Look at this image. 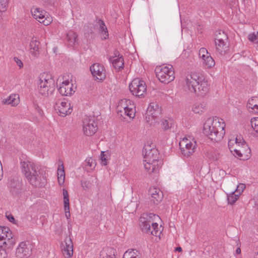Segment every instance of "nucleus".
I'll use <instances>...</instances> for the list:
<instances>
[{
	"label": "nucleus",
	"mask_w": 258,
	"mask_h": 258,
	"mask_svg": "<svg viewBox=\"0 0 258 258\" xmlns=\"http://www.w3.org/2000/svg\"><path fill=\"white\" fill-rule=\"evenodd\" d=\"M100 158L101 160V164L103 165H106L107 164V159L105 157L104 152L102 151L100 155Z\"/></svg>",
	"instance_id": "nucleus-43"
},
{
	"label": "nucleus",
	"mask_w": 258,
	"mask_h": 258,
	"mask_svg": "<svg viewBox=\"0 0 258 258\" xmlns=\"http://www.w3.org/2000/svg\"><path fill=\"white\" fill-rule=\"evenodd\" d=\"M116 111L121 116L125 115L133 119L136 115V106L131 100L123 99L119 101L116 107Z\"/></svg>",
	"instance_id": "nucleus-7"
},
{
	"label": "nucleus",
	"mask_w": 258,
	"mask_h": 258,
	"mask_svg": "<svg viewBox=\"0 0 258 258\" xmlns=\"http://www.w3.org/2000/svg\"><path fill=\"white\" fill-rule=\"evenodd\" d=\"M225 127V124L222 119L209 118L204 124L203 133L211 140L217 142L223 138Z\"/></svg>",
	"instance_id": "nucleus-3"
},
{
	"label": "nucleus",
	"mask_w": 258,
	"mask_h": 258,
	"mask_svg": "<svg viewBox=\"0 0 258 258\" xmlns=\"http://www.w3.org/2000/svg\"><path fill=\"white\" fill-rule=\"evenodd\" d=\"M241 138H242L240 136H237L236 137H232L229 139L228 147L231 153H233V152H237L239 153L240 152H244L243 151L237 150L235 147L236 145H237L238 142L240 140Z\"/></svg>",
	"instance_id": "nucleus-27"
},
{
	"label": "nucleus",
	"mask_w": 258,
	"mask_h": 258,
	"mask_svg": "<svg viewBox=\"0 0 258 258\" xmlns=\"http://www.w3.org/2000/svg\"><path fill=\"white\" fill-rule=\"evenodd\" d=\"M173 121L171 119H163L161 121V125L164 131H166L172 127Z\"/></svg>",
	"instance_id": "nucleus-36"
},
{
	"label": "nucleus",
	"mask_w": 258,
	"mask_h": 258,
	"mask_svg": "<svg viewBox=\"0 0 258 258\" xmlns=\"http://www.w3.org/2000/svg\"><path fill=\"white\" fill-rule=\"evenodd\" d=\"M81 186L83 187V189L87 190L90 188L91 186V183L90 181L87 180H82L81 182Z\"/></svg>",
	"instance_id": "nucleus-41"
},
{
	"label": "nucleus",
	"mask_w": 258,
	"mask_h": 258,
	"mask_svg": "<svg viewBox=\"0 0 258 258\" xmlns=\"http://www.w3.org/2000/svg\"><path fill=\"white\" fill-rule=\"evenodd\" d=\"M7 217L8 218V219L12 223H14L15 222V218H14V217L11 215H8V216H7Z\"/></svg>",
	"instance_id": "nucleus-47"
},
{
	"label": "nucleus",
	"mask_w": 258,
	"mask_h": 258,
	"mask_svg": "<svg viewBox=\"0 0 258 258\" xmlns=\"http://www.w3.org/2000/svg\"><path fill=\"white\" fill-rule=\"evenodd\" d=\"M78 35L74 32H69L67 34V39L69 44L71 46L75 45L77 42Z\"/></svg>",
	"instance_id": "nucleus-34"
},
{
	"label": "nucleus",
	"mask_w": 258,
	"mask_h": 258,
	"mask_svg": "<svg viewBox=\"0 0 258 258\" xmlns=\"http://www.w3.org/2000/svg\"><path fill=\"white\" fill-rule=\"evenodd\" d=\"M9 185L13 195H16L21 188V182L18 180H11Z\"/></svg>",
	"instance_id": "nucleus-30"
},
{
	"label": "nucleus",
	"mask_w": 258,
	"mask_h": 258,
	"mask_svg": "<svg viewBox=\"0 0 258 258\" xmlns=\"http://www.w3.org/2000/svg\"><path fill=\"white\" fill-rule=\"evenodd\" d=\"M14 60L17 63V64H23L22 62L20 59H19L18 57H14Z\"/></svg>",
	"instance_id": "nucleus-46"
},
{
	"label": "nucleus",
	"mask_w": 258,
	"mask_h": 258,
	"mask_svg": "<svg viewBox=\"0 0 258 258\" xmlns=\"http://www.w3.org/2000/svg\"><path fill=\"white\" fill-rule=\"evenodd\" d=\"M99 258H115L114 254H108L105 251L103 250L100 252Z\"/></svg>",
	"instance_id": "nucleus-42"
},
{
	"label": "nucleus",
	"mask_w": 258,
	"mask_h": 258,
	"mask_svg": "<svg viewBox=\"0 0 258 258\" xmlns=\"http://www.w3.org/2000/svg\"><path fill=\"white\" fill-rule=\"evenodd\" d=\"M155 71L157 77L162 83H168L175 78L173 66H157Z\"/></svg>",
	"instance_id": "nucleus-8"
},
{
	"label": "nucleus",
	"mask_w": 258,
	"mask_h": 258,
	"mask_svg": "<svg viewBox=\"0 0 258 258\" xmlns=\"http://www.w3.org/2000/svg\"><path fill=\"white\" fill-rule=\"evenodd\" d=\"M129 89L133 95L140 97L146 92V86L144 81L136 78L130 84Z\"/></svg>",
	"instance_id": "nucleus-11"
},
{
	"label": "nucleus",
	"mask_w": 258,
	"mask_h": 258,
	"mask_svg": "<svg viewBox=\"0 0 258 258\" xmlns=\"http://www.w3.org/2000/svg\"><path fill=\"white\" fill-rule=\"evenodd\" d=\"M255 206L257 210H258V197L256 198L255 200Z\"/></svg>",
	"instance_id": "nucleus-50"
},
{
	"label": "nucleus",
	"mask_w": 258,
	"mask_h": 258,
	"mask_svg": "<svg viewBox=\"0 0 258 258\" xmlns=\"http://www.w3.org/2000/svg\"><path fill=\"white\" fill-rule=\"evenodd\" d=\"M139 252L136 249H131L126 251L122 258H140Z\"/></svg>",
	"instance_id": "nucleus-35"
},
{
	"label": "nucleus",
	"mask_w": 258,
	"mask_h": 258,
	"mask_svg": "<svg viewBox=\"0 0 258 258\" xmlns=\"http://www.w3.org/2000/svg\"><path fill=\"white\" fill-rule=\"evenodd\" d=\"M55 90V82L50 74L43 73L39 77V93L44 97H48Z\"/></svg>",
	"instance_id": "nucleus-6"
},
{
	"label": "nucleus",
	"mask_w": 258,
	"mask_h": 258,
	"mask_svg": "<svg viewBox=\"0 0 258 258\" xmlns=\"http://www.w3.org/2000/svg\"><path fill=\"white\" fill-rule=\"evenodd\" d=\"M241 253V249L239 247L237 248L235 251V253L239 254Z\"/></svg>",
	"instance_id": "nucleus-51"
},
{
	"label": "nucleus",
	"mask_w": 258,
	"mask_h": 258,
	"mask_svg": "<svg viewBox=\"0 0 258 258\" xmlns=\"http://www.w3.org/2000/svg\"><path fill=\"white\" fill-rule=\"evenodd\" d=\"M239 196L235 193V192H234L233 191H232V192L227 196V201L228 204L230 205L234 204L238 199Z\"/></svg>",
	"instance_id": "nucleus-37"
},
{
	"label": "nucleus",
	"mask_w": 258,
	"mask_h": 258,
	"mask_svg": "<svg viewBox=\"0 0 258 258\" xmlns=\"http://www.w3.org/2000/svg\"><path fill=\"white\" fill-rule=\"evenodd\" d=\"M256 37L257 33H250L248 35V39L250 41L253 43V41H255V38H256Z\"/></svg>",
	"instance_id": "nucleus-44"
},
{
	"label": "nucleus",
	"mask_w": 258,
	"mask_h": 258,
	"mask_svg": "<svg viewBox=\"0 0 258 258\" xmlns=\"http://www.w3.org/2000/svg\"><path fill=\"white\" fill-rule=\"evenodd\" d=\"M144 159V167L149 172H157L162 161L159 160V153L157 149L149 145H146L143 151Z\"/></svg>",
	"instance_id": "nucleus-4"
},
{
	"label": "nucleus",
	"mask_w": 258,
	"mask_h": 258,
	"mask_svg": "<svg viewBox=\"0 0 258 258\" xmlns=\"http://www.w3.org/2000/svg\"><path fill=\"white\" fill-rule=\"evenodd\" d=\"M39 42L36 38H32L30 43V51L31 54L35 57H38L39 54Z\"/></svg>",
	"instance_id": "nucleus-26"
},
{
	"label": "nucleus",
	"mask_w": 258,
	"mask_h": 258,
	"mask_svg": "<svg viewBox=\"0 0 258 258\" xmlns=\"http://www.w3.org/2000/svg\"><path fill=\"white\" fill-rule=\"evenodd\" d=\"M86 161L87 162V165L90 166V167H91L92 166V162H93V159H91V158L87 159L86 160Z\"/></svg>",
	"instance_id": "nucleus-48"
},
{
	"label": "nucleus",
	"mask_w": 258,
	"mask_h": 258,
	"mask_svg": "<svg viewBox=\"0 0 258 258\" xmlns=\"http://www.w3.org/2000/svg\"><path fill=\"white\" fill-rule=\"evenodd\" d=\"M13 235L8 227L0 226V242L3 245L9 247L12 246L15 241L13 238Z\"/></svg>",
	"instance_id": "nucleus-15"
},
{
	"label": "nucleus",
	"mask_w": 258,
	"mask_h": 258,
	"mask_svg": "<svg viewBox=\"0 0 258 258\" xmlns=\"http://www.w3.org/2000/svg\"><path fill=\"white\" fill-rule=\"evenodd\" d=\"M175 250L177 251H179V252H180V251H182V248H181V247H177L176 248Z\"/></svg>",
	"instance_id": "nucleus-53"
},
{
	"label": "nucleus",
	"mask_w": 258,
	"mask_h": 258,
	"mask_svg": "<svg viewBox=\"0 0 258 258\" xmlns=\"http://www.w3.org/2000/svg\"><path fill=\"white\" fill-rule=\"evenodd\" d=\"M62 245V252L64 258H72L73 255L74 245L70 237H67Z\"/></svg>",
	"instance_id": "nucleus-19"
},
{
	"label": "nucleus",
	"mask_w": 258,
	"mask_h": 258,
	"mask_svg": "<svg viewBox=\"0 0 258 258\" xmlns=\"http://www.w3.org/2000/svg\"><path fill=\"white\" fill-rule=\"evenodd\" d=\"M242 2L244 3V4H245V3H247L248 2L249 0H242Z\"/></svg>",
	"instance_id": "nucleus-55"
},
{
	"label": "nucleus",
	"mask_w": 258,
	"mask_h": 258,
	"mask_svg": "<svg viewBox=\"0 0 258 258\" xmlns=\"http://www.w3.org/2000/svg\"><path fill=\"white\" fill-rule=\"evenodd\" d=\"M32 253L31 245L28 242H21L16 249V255L17 258H28Z\"/></svg>",
	"instance_id": "nucleus-17"
},
{
	"label": "nucleus",
	"mask_w": 258,
	"mask_h": 258,
	"mask_svg": "<svg viewBox=\"0 0 258 258\" xmlns=\"http://www.w3.org/2000/svg\"><path fill=\"white\" fill-rule=\"evenodd\" d=\"M206 109V106L204 103H196L192 106V110L195 113L201 114Z\"/></svg>",
	"instance_id": "nucleus-33"
},
{
	"label": "nucleus",
	"mask_w": 258,
	"mask_h": 258,
	"mask_svg": "<svg viewBox=\"0 0 258 258\" xmlns=\"http://www.w3.org/2000/svg\"><path fill=\"white\" fill-rule=\"evenodd\" d=\"M63 203H64V208L66 213V217L68 219L70 218V203H69V198L68 191L63 189Z\"/></svg>",
	"instance_id": "nucleus-28"
},
{
	"label": "nucleus",
	"mask_w": 258,
	"mask_h": 258,
	"mask_svg": "<svg viewBox=\"0 0 258 258\" xmlns=\"http://www.w3.org/2000/svg\"><path fill=\"white\" fill-rule=\"evenodd\" d=\"M247 107L249 112L258 114V97H253L247 102Z\"/></svg>",
	"instance_id": "nucleus-25"
},
{
	"label": "nucleus",
	"mask_w": 258,
	"mask_h": 258,
	"mask_svg": "<svg viewBox=\"0 0 258 258\" xmlns=\"http://www.w3.org/2000/svg\"><path fill=\"white\" fill-rule=\"evenodd\" d=\"M22 172L28 182L35 187H43L46 183L45 176L39 167L34 163L26 160L21 162Z\"/></svg>",
	"instance_id": "nucleus-1"
},
{
	"label": "nucleus",
	"mask_w": 258,
	"mask_h": 258,
	"mask_svg": "<svg viewBox=\"0 0 258 258\" xmlns=\"http://www.w3.org/2000/svg\"><path fill=\"white\" fill-rule=\"evenodd\" d=\"M124 66H113V67L116 71L119 72L123 69Z\"/></svg>",
	"instance_id": "nucleus-45"
},
{
	"label": "nucleus",
	"mask_w": 258,
	"mask_h": 258,
	"mask_svg": "<svg viewBox=\"0 0 258 258\" xmlns=\"http://www.w3.org/2000/svg\"><path fill=\"white\" fill-rule=\"evenodd\" d=\"M20 102L19 96L17 94H12L6 98L3 99L2 103L4 105H11L12 106H17Z\"/></svg>",
	"instance_id": "nucleus-24"
},
{
	"label": "nucleus",
	"mask_w": 258,
	"mask_h": 258,
	"mask_svg": "<svg viewBox=\"0 0 258 258\" xmlns=\"http://www.w3.org/2000/svg\"><path fill=\"white\" fill-rule=\"evenodd\" d=\"M76 87L74 86L72 81L69 79L63 81L59 85L58 88L59 93L62 96H71L76 91Z\"/></svg>",
	"instance_id": "nucleus-16"
},
{
	"label": "nucleus",
	"mask_w": 258,
	"mask_h": 258,
	"mask_svg": "<svg viewBox=\"0 0 258 258\" xmlns=\"http://www.w3.org/2000/svg\"><path fill=\"white\" fill-rule=\"evenodd\" d=\"M90 71L96 80L103 81L105 78L103 66H90Z\"/></svg>",
	"instance_id": "nucleus-22"
},
{
	"label": "nucleus",
	"mask_w": 258,
	"mask_h": 258,
	"mask_svg": "<svg viewBox=\"0 0 258 258\" xmlns=\"http://www.w3.org/2000/svg\"><path fill=\"white\" fill-rule=\"evenodd\" d=\"M160 217L153 213L143 214L140 218V225L142 231L155 236H160L161 225L159 227L156 222Z\"/></svg>",
	"instance_id": "nucleus-5"
},
{
	"label": "nucleus",
	"mask_w": 258,
	"mask_h": 258,
	"mask_svg": "<svg viewBox=\"0 0 258 258\" xmlns=\"http://www.w3.org/2000/svg\"><path fill=\"white\" fill-rule=\"evenodd\" d=\"M215 35L216 51L221 55L225 54L228 48L227 35L221 30L216 31Z\"/></svg>",
	"instance_id": "nucleus-10"
},
{
	"label": "nucleus",
	"mask_w": 258,
	"mask_h": 258,
	"mask_svg": "<svg viewBox=\"0 0 258 258\" xmlns=\"http://www.w3.org/2000/svg\"><path fill=\"white\" fill-rule=\"evenodd\" d=\"M97 130V123L93 119H90L84 122V133L88 136L94 135Z\"/></svg>",
	"instance_id": "nucleus-20"
},
{
	"label": "nucleus",
	"mask_w": 258,
	"mask_h": 258,
	"mask_svg": "<svg viewBox=\"0 0 258 258\" xmlns=\"http://www.w3.org/2000/svg\"><path fill=\"white\" fill-rule=\"evenodd\" d=\"M254 258H258V252L255 254Z\"/></svg>",
	"instance_id": "nucleus-54"
},
{
	"label": "nucleus",
	"mask_w": 258,
	"mask_h": 258,
	"mask_svg": "<svg viewBox=\"0 0 258 258\" xmlns=\"http://www.w3.org/2000/svg\"><path fill=\"white\" fill-rule=\"evenodd\" d=\"M54 108L59 115L63 117L71 114L73 110L71 104L65 99L56 100Z\"/></svg>",
	"instance_id": "nucleus-13"
},
{
	"label": "nucleus",
	"mask_w": 258,
	"mask_h": 258,
	"mask_svg": "<svg viewBox=\"0 0 258 258\" xmlns=\"http://www.w3.org/2000/svg\"><path fill=\"white\" fill-rule=\"evenodd\" d=\"M184 89L186 91L198 95H204L209 90L207 80L202 74L191 72L188 73L185 77Z\"/></svg>",
	"instance_id": "nucleus-2"
},
{
	"label": "nucleus",
	"mask_w": 258,
	"mask_h": 258,
	"mask_svg": "<svg viewBox=\"0 0 258 258\" xmlns=\"http://www.w3.org/2000/svg\"><path fill=\"white\" fill-rule=\"evenodd\" d=\"M97 25L99 31L102 34V39H106L108 37V33L104 22L101 20H99Z\"/></svg>",
	"instance_id": "nucleus-31"
},
{
	"label": "nucleus",
	"mask_w": 258,
	"mask_h": 258,
	"mask_svg": "<svg viewBox=\"0 0 258 258\" xmlns=\"http://www.w3.org/2000/svg\"><path fill=\"white\" fill-rule=\"evenodd\" d=\"M199 55L202 59L203 64H215V62L208 50L204 47L201 48L199 51Z\"/></svg>",
	"instance_id": "nucleus-23"
},
{
	"label": "nucleus",
	"mask_w": 258,
	"mask_h": 258,
	"mask_svg": "<svg viewBox=\"0 0 258 258\" xmlns=\"http://www.w3.org/2000/svg\"><path fill=\"white\" fill-rule=\"evenodd\" d=\"M43 2H44L45 3H46L47 4H51L53 2V0H42Z\"/></svg>",
	"instance_id": "nucleus-49"
},
{
	"label": "nucleus",
	"mask_w": 258,
	"mask_h": 258,
	"mask_svg": "<svg viewBox=\"0 0 258 258\" xmlns=\"http://www.w3.org/2000/svg\"><path fill=\"white\" fill-rule=\"evenodd\" d=\"M182 154L187 157L195 152L197 144L195 138L191 136H186L179 142Z\"/></svg>",
	"instance_id": "nucleus-9"
},
{
	"label": "nucleus",
	"mask_w": 258,
	"mask_h": 258,
	"mask_svg": "<svg viewBox=\"0 0 258 258\" xmlns=\"http://www.w3.org/2000/svg\"><path fill=\"white\" fill-rule=\"evenodd\" d=\"M9 3V0H0V12H5Z\"/></svg>",
	"instance_id": "nucleus-39"
},
{
	"label": "nucleus",
	"mask_w": 258,
	"mask_h": 258,
	"mask_svg": "<svg viewBox=\"0 0 258 258\" xmlns=\"http://www.w3.org/2000/svg\"><path fill=\"white\" fill-rule=\"evenodd\" d=\"M33 18L36 19L40 23H43L44 25H49L51 22V19L49 17L45 18L46 12L39 8H33L31 10Z\"/></svg>",
	"instance_id": "nucleus-18"
},
{
	"label": "nucleus",
	"mask_w": 258,
	"mask_h": 258,
	"mask_svg": "<svg viewBox=\"0 0 258 258\" xmlns=\"http://www.w3.org/2000/svg\"><path fill=\"white\" fill-rule=\"evenodd\" d=\"M253 43L258 45V32H257V37L256 38H255V41H253Z\"/></svg>",
	"instance_id": "nucleus-52"
},
{
	"label": "nucleus",
	"mask_w": 258,
	"mask_h": 258,
	"mask_svg": "<svg viewBox=\"0 0 258 258\" xmlns=\"http://www.w3.org/2000/svg\"><path fill=\"white\" fill-rule=\"evenodd\" d=\"M109 60L112 64H116L120 63V64H124V60L122 56H120L119 52L116 51L114 53V56H111L109 58Z\"/></svg>",
	"instance_id": "nucleus-32"
},
{
	"label": "nucleus",
	"mask_w": 258,
	"mask_h": 258,
	"mask_svg": "<svg viewBox=\"0 0 258 258\" xmlns=\"http://www.w3.org/2000/svg\"><path fill=\"white\" fill-rule=\"evenodd\" d=\"M250 122L254 131L258 134V117L251 118Z\"/></svg>",
	"instance_id": "nucleus-38"
},
{
	"label": "nucleus",
	"mask_w": 258,
	"mask_h": 258,
	"mask_svg": "<svg viewBox=\"0 0 258 258\" xmlns=\"http://www.w3.org/2000/svg\"><path fill=\"white\" fill-rule=\"evenodd\" d=\"M150 200L154 204H158L163 199V195L161 190L157 187H151L149 189Z\"/></svg>",
	"instance_id": "nucleus-21"
},
{
	"label": "nucleus",
	"mask_w": 258,
	"mask_h": 258,
	"mask_svg": "<svg viewBox=\"0 0 258 258\" xmlns=\"http://www.w3.org/2000/svg\"><path fill=\"white\" fill-rule=\"evenodd\" d=\"M161 113V109L156 102L151 103L147 108L146 119L150 124H153L156 118Z\"/></svg>",
	"instance_id": "nucleus-12"
},
{
	"label": "nucleus",
	"mask_w": 258,
	"mask_h": 258,
	"mask_svg": "<svg viewBox=\"0 0 258 258\" xmlns=\"http://www.w3.org/2000/svg\"><path fill=\"white\" fill-rule=\"evenodd\" d=\"M237 150L243 151L244 152H233V154L235 156L241 158L243 160L248 159L250 156L251 150L248 146L246 143L243 140L242 138L238 142L237 145L235 146Z\"/></svg>",
	"instance_id": "nucleus-14"
},
{
	"label": "nucleus",
	"mask_w": 258,
	"mask_h": 258,
	"mask_svg": "<svg viewBox=\"0 0 258 258\" xmlns=\"http://www.w3.org/2000/svg\"><path fill=\"white\" fill-rule=\"evenodd\" d=\"M245 188V186L244 184L240 183L237 185L236 189L233 191L240 196Z\"/></svg>",
	"instance_id": "nucleus-40"
},
{
	"label": "nucleus",
	"mask_w": 258,
	"mask_h": 258,
	"mask_svg": "<svg viewBox=\"0 0 258 258\" xmlns=\"http://www.w3.org/2000/svg\"><path fill=\"white\" fill-rule=\"evenodd\" d=\"M59 162L60 164L57 168V179L59 184L62 185L64 182L65 173L63 163L60 161Z\"/></svg>",
	"instance_id": "nucleus-29"
}]
</instances>
